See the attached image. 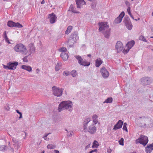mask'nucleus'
<instances>
[{
    "instance_id": "f257e3e1",
    "label": "nucleus",
    "mask_w": 153,
    "mask_h": 153,
    "mask_svg": "<svg viewBox=\"0 0 153 153\" xmlns=\"http://www.w3.org/2000/svg\"><path fill=\"white\" fill-rule=\"evenodd\" d=\"M152 121L151 118L147 116H143L139 117L136 122L137 125L141 127H151L152 126Z\"/></svg>"
},
{
    "instance_id": "bf43d9fd",
    "label": "nucleus",
    "mask_w": 153,
    "mask_h": 153,
    "mask_svg": "<svg viewBox=\"0 0 153 153\" xmlns=\"http://www.w3.org/2000/svg\"><path fill=\"white\" fill-rule=\"evenodd\" d=\"M51 133H47L45 135V136L43 137V138H46V137H47L48 136V135L49 134H50Z\"/></svg>"
},
{
    "instance_id": "3c124183",
    "label": "nucleus",
    "mask_w": 153,
    "mask_h": 153,
    "mask_svg": "<svg viewBox=\"0 0 153 153\" xmlns=\"http://www.w3.org/2000/svg\"><path fill=\"white\" fill-rule=\"evenodd\" d=\"M4 39H5L6 42L7 43H8L9 44H11L10 42L9 41V39L7 37H6V38H5Z\"/></svg>"
},
{
    "instance_id": "c9c22d12",
    "label": "nucleus",
    "mask_w": 153,
    "mask_h": 153,
    "mask_svg": "<svg viewBox=\"0 0 153 153\" xmlns=\"http://www.w3.org/2000/svg\"><path fill=\"white\" fill-rule=\"evenodd\" d=\"M6 147H7V146H6L0 145V151L3 152L4 151Z\"/></svg>"
},
{
    "instance_id": "ddd939ff",
    "label": "nucleus",
    "mask_w": 153,
    "mask_h": 153,
    "mask_svg": "<svg viewBox=\"0 0 153 153\" xmlns=\"http://www.w3.org/2000/svg\"><path fill=\"white\" fill-rule=\"evenodd\" d=\"M97 131L96 127L94 126V124H92L89 126L88 130L86 131L85 132H88L91 134H93L95 133Z\"/></svg>"
},
{
    "instance_id": "8fccbe9b",
    "label": "nucleus",
    "mask_w": 153,
    "mask_h": 153,
    "mask_svg": "<svg viewBox=\"0 0 153 153\" xmlns=\"http://www.w3.org/2000/svg\"><path fill=\"white\" fill-rule=\"evenodd\" d=\"M71 10L72 12L73 13H79V11H75L74 9V8H72Z\"/></svg>"
},
{
    "instance_id": "f03ea898",
    "label": "nucleus",
    "mask_w": 153,
    "mask_h": 153,
    "mask_svg": "<svg viewBox=\"0 0 153 153\" xmlns=\"http://www.w3.org/2000/svg\"><path fill=\"white\" fill-rule=\"evenodd\" d=\"M73 104L71 101H64L61 102L59 105L58 110L59 112L64 109H68V111L71 112L73 109Z\"/></svg>"
},
{
    "instance_id": "39448f33",
    "label": "nucleus",
    "mask_w": 153,
    "mask_h": 153,
    "mask_svg": "<svg viewBox=\"0 0 153 153\" xmlns=\"http://www.w3.org/2000/svg\"><path fill=\"white\" fill-rule=\"evenodd\" d=\"M123 22H124L126 28L128 30H131L132 29L133 26L130 19L128 16H125Z\"/></svg>"
},
{
    "instance_id": "69168bd1",
    "label": "nucleus",
    "mask_w": 153,
    "mask_h": 153,
    "mask_svg": "<svg viewBox=\"0 0 153 153\" xmlns=\"http://www.w3.org/2000/svg\"><path fill=\"white\" fill-rule=\"evenodd\" d=\"M16 112H17L18 114H21L22 113L21 112H19V110H16Z\"/></svg>"
},
{
    "instance_id": "7ed1b4c3",
    "label": "nucleus",
    "mask_w": 153,
    "mask_h": 153,
    "mask_svg": "<svg viewBox=\"0 0 153 153\" xmlns=\"http://www.w3.org/2000/svg\"><path fill=\"white\" fill-rule=\"evenodd\" d=\"M13 49L16 52L21 53L24 55L27 54L28 52L25 46L22 43L17 44L14 47Z\"/></svg>"
},
{
    "instance_id": "2f4dec72",
    "label": "nucleus",
    "mask_w": 153,
    "mask_h": 153,
    "mask_svg": "<svg viewBox=\"0 0 153 153\" xmlns=\"http://www.w3.org/2000/svg\"><path fill=\"white\" fill-rule=\"evenodd\" d=\"M61 65V63H57L55 68V70L56 71H58L60 69Z\"/></svg>"
},
{
    "instance_id": "052dcab7",
    "label": "nucleus",
    "mask_w": 153,
    "mask_h": 153,
    "mask_svg": "<svg viewBox=\"0 0 153 153\" xmlns=\"http://www.w3.org/2000/svg\"><path fill=\"white\" fill-rule=\"evenodd\" d=\"M91 152L93 153L94 152H97V150L96 149H94V150H92L91 151Z\"/></svg>"
},
{
    "instance_id": "f8f14e48",
    "label": "nucleus",
    "mask_w": 153,
    "mask_h": 153,
    "mask_svg": "<svg viewBox=\"0 0 153 153\" xmlns=\"http://www.w3.org/2000/svg\"><path fill=\"white\" fill-rule=\"evenodd\" d=\"M125 13L124 11H122L119 15V16L115 18L113 23L114 25H116L120 23L122 20V19L125 16Z\"/></svg>"
},
{
    "instance_id": "6e6d98bb",
    "label": "nucleus",
    "mask_w": 153,
    "mask_h": 153,
    "mask_svg": "<svg viewBox=\"0 0 153 153\" xmlns=\"http://www.w3.org/2000/svg\"><path fill=\"white\" fill-rule=\"evenodd\" d=\"M12 140L13 142L14 143H16L18 142V140H17L16 139H13Z\"/></svg>"
},
{
    "instance_id": "79ce46f5",
    "label": "nucleus",
    "mask_w": 153,
    "mask_h": 153,
    "mask_svg": "<svg viewBox=\"0 0 153 153\" xmlns=\"http://www.w3.org/2000/svg\"><path fill=\"white\" fill-rule=\"evenodd\" d=\"M29 55H28V56H25L24 58H23L22 59L23 60V61L24 62H28V59H27V58L28 57V56H29Z\"/></svg>"
},
{
    "instance_id": "4468645a",
    "label": "nucleus",
    "mask_w": 153,
    "mask_h": 153,
    "mask_svg": "<svg viewBox=\"0 0 153 153\" xmlns=\"http://www.w3.org/2000/svg\"><path fill=\"white\" fill-rule=\"evenodd\" d=\"M90 121V118L89 117H86L85 118L83 125V130L85 132L88 130V125Z\"/></svg>"
},
{
    "instance_id": "e2e57ef3",
    "label": "nucleus",
    "mask_w": 153,
    "mask_h": 153,
    "mask_svg": "<svg viewBox=\"0 0 153 153\" xmlns=\"http://www.w3.org/2000/svg\"><path fill=\"white\" fill-rule=\"evenodd\" d=\"M129 15L134 20V17L132 15L131 13L129 14Z\"/></svg>"
},
{
    "instance_id": "37998d69",
    "label": "nucleus",
    "mask_w": 153,
    "mask_h": 153,
    "mask_svg": "<svg viewBox=\"0 0 153 153\" xmlns=\"http://www.w3.org/2000/svg\"><path fill=\"white\" fill-rule=\"evenodd\" d=\"M3 67L4 69L7 70H10V68L9 66L8 65V63L7 64V65H3Z\"/></svg>"
},
{
    "instance_id": "5701e85b",
    "label": "nucleus",
    "mask_w": 153,
    "mask_h": 153,
    "mask_svg": "<svg viewBox=\"0 0 153 153\" xmlns=\"http://www.w3.org/2000/svg\"><path fill=\"white\" fill-rule=\"evenodd\" d=\"M68 42L70 46H72L74 43L76 42L72 38H71V37L70 36L68 40Z\"/></svg>"
},
{
    "instance_id": "603ef678",
    "label": "nucleus",
    "mask_w": 153,
    "mask_h": 153,
    "mask_svg": "<svg viewBox=\"0 0 153 153\" xmlns=\"http://www.w3.org/2000/svg\"><path fill=\"white\" fill-rule=\"evenodd\" d=\"M125 3L126 4V6L128 7H130V3L127 1H125Z\"/></svg>"
},
{
    "instance_id": "cd10ccee",
    "label": "nucleus",
    "mask_w": 153,
    "mask_h": 153,
    "mask_svg": "<svg viewBox=\"0 0 153 153\" xmlns=\"http://www.w3.org/2000/svg\"><path fill=\"white\" fill-rule=\"evenodd\" d=\"M103 61L102 60L100 59H97L95 61V66L97 67H98L99 66L102 64Z\"/></svg>"
},
{
    "instance_id": "2eb2a0df",
    "label": "nucleus",
    "mask_w": 153,
    "mask_h": 153,
    "mask_svg": "<svg viewBox=\"0 0 153 153\" xmlns=\"http://www.w3.org/2000/svg\"><path fill=\"white\" fill-rule=\"evenodd\" d=\"M123 48L122 43L120 41H117L115 45V48L117 51V52L121 51L123 49Z\"/></svg>"
},
{
    "instance_id": "a878e982",
    "label": "nucleus",
    "mask_w": 153,
    "mask_h": 153,
    "mask_svg": "<svg viewBox=\"0 0 153 153\" xmlns=\"http://www.w3.org/2000/svg\"><path fill=\"white\" fill-rule=\"evenodd\" d=\"M111 29L106 30L103 32L104 37L106 38H108L110 36V31Z\"/></svg>"
},
{
    "instance_id": "f3484780",
    "label": "nucleus",
    "mask_w": 153,
    "mask_h": 153,
    "mask_svg": "<svg viewBox=\"0 0 153 153\" xmlns=\"http://www.w3.org/2000/svg\"><path fill=\"white\" fill-rule=\"evenodd\" d=\"M123 122L121 120H119L114 126L113 129L116 130L122 128Z\"/></svg>"
},
{
    "instance_id": "4d7b16f0",
    "label": "nucleus",
    "mask_w": 153,
    "mask_h": 153,
    "mask_svg": "<svg viewBox=\"0 0 153 153\" xmlns=\"http://www.w3.org/2000/svg\"><path fill=\"white\" fill-rule=\"evenodd\" d=\"M74 8V7H73V5L72 4H71V5L69 9L68 10V11H70L71 10H72V8Z\"/></svg>"
},
{
    "instance_id": "864d4df0",
    "label": "nucleus",
    "mask_w": 153,
    "mask_h": 153,
    "mask_svg": "<svg viewBox=\"0 0 153 153\" xmlns=\"http://www.w3.org/2000/svg\"><path fill=\"white\" fill-rule=\"evenodd\" d=\"M93 122L95 124H96L97 123L98 120L97 119H94L93 120Z\"/></svg>"
},
{
    "instance_id": "5fc2aeb1",
    "label": "nucleus",
    "mask_w": 153,
    "mask_h": 153,
    "mask_svg": "<svg viewBox=\"0 0 153 153\" xmlns=\"http://www.w3.org/2000/svg\"><path fill=\"white\" fill-rule=\"evenodd\" d=\"M90 146V144H89L87 146H86L85 147V150H86L88 148H89Z\"/></svg>"
},
{
    "instance_id": "ea45409f",
    "label": "nucleus",
    "mask_w": 153,
    "mask_h": 153,
    "mask_svg": "<svg viewBox=\"0 0 153 153\" xmlns=\"http://www.w3.org/2000/svg\"><path fill=\"white\" fill-rule=\"evenodd\" d=\"M93 2L91 4V7L92 9H94L95 8L96 6L97 3L95 1H92Z\"/></svg>"
},
{
    "instance_id": "a19ab883",
    "label": "nucleus",
    "mask_w": 153,
    "mask_h": 153,
    "mask_svg": "<svg viewBox=\"0 0 153 153\" xmlns=\"http://www.w3.org/2000/svg\"><path fill=\"white\" fill-rule=\"evenodd\" d=\"M59 51L62 52H65L67 51V49L65 47H63L60 48Z\"/></svg>"
},
{
    "instance_id": "13d9d810",
    "label": "nucleus",
    "mask_w": 153,
    "mask_h": 153,
    "mask_svg": "<svg viewBox=\"0 0 153 153\" xmlns=\"http://www.w3.org/2000/svg\"><path fill=\"white\" fill-rule=\"evenodd\" d=\"M107 151L108 153H111V152L112 150L111 149H107Z\"/></svg>"
},
{
    "instance_id": "4c0bfd02",
    "label": "nucleus",
    "mask_w": 153,
    "mask_h": 153,
    "mask_svg": "<svg viewBox=\"0 0 153 153\" xmlns=\"http://www.w3.org/2000/svg\"><path fill=\"white\" fill-rule=\"evenodd\" d=\"M127 125V123H125L123 124V130H125L126 131H128V129L126 127V126Z\"/></svg>"
},
{
    "instance_id": "e433bc0d",
    "label": "nucleus",
    "mask_w": 153,
    "mask_h": 153,
    "mask_svg": "<svg viewBox=\"0 0 153 153\" xmlns=\"http://www.w3.org/2000/svg\"><path fill=\"white\" fill-rule=\"evenodd\" d=\"M4 109L6 110L9 111L10 110L9 104H6L4 106Z\"/></svg>"
},
{
    "instance_id": "de8ad7c7",
    "label": "nucleus",
    "mask_w": 153,
    "mask_h": 153,
    "mask_svg": "<svg viewBox=\"0 0 153 153\" xmlns=\"http://www.w3.org/2000/svg\"><path fill=\"white\" fill-rule=\"evenodd\" d=\"M127 11L129 15L131 13V8L130 7H128Z\"/></svg>"
},
{
    "instance_id": "338daca9",
    "label": "nucleus",
    "mask_w": 153,
    "mask_h": 153,
    "mask_svg": "<svg viewBox=\"0 0 153 153\" xmlns=\"http://www.w3.org/2000/svg\"><path fill=\"white\" fill-rule=\"evenodd\" d=\"M45 3V1L44 0H42V1L41 2V4H44Z\"/></svg>"
},
{
    "instance_id": "0e129e2a",
    "label": "nucleus",
    "mask_w": 153,
    "mask_h": 153,
    "mask_svg": "<svg viewBox=\"0 0 153 153\" xmlns=\"http://www.w3.org/2000/svg\"><path fill=\"white\" fill-rule=\"evenodd\" d=\"M54 151L55 153H59V151L58 150H54Z\"/></svg>"
},
{
    "instance_id": "aec40b11",
    "label": "nucleus",
    "mask_w": 153,
    "mask_h": 153,
    "mask_svg": "<svg viewBox=\"0 0 153 153\" xmlns=\"http://www.w3.org/2000/svg\"><path fill=\"white\" fill-rule=\"evenodd\" d=\"M71 38H72L76 42L79 39V38L78 36V32L77 31H75L72 33L70 35Z\"/></svg>"
},
{
    "instance_id": "4be33fe9",
    "label": "nucleus",
    "mask_w": 153,
    "mask_h": 153,
    "mask_svg": "<svg viewBox=\"0 0 153 153\" xmlns=\"http://www.w3.org/2000/svg\"><path fill=\"white\" fill-rule=\"evenodd\" d=\"M135 42L133 40L128 42L126 45V46L128 47V48L131 49L134 45Z\"/></svg>"
},
{
    "instance_id": "6e6552de",
    "label": "nucleus",
    "mask_w": 153,
    "mask_h": 153,
    "mask_svg": "<svg viewBox=\"0 0 153 153\" xmlns=\"http://www.w3.org/2000/svg\"><path fill=\"white\" fill-rule=\"evenodd\" d=\"M141 84L143 85H147L150 84L152 83V80L150 77H143L140 80Z\"/></svg>"
},
{
    "instance_id": "423d86ee",
    "label": "nucleus",
    "mask_w": 153,
    "mask_h": 153,
    "mask_svg": "<svg viewBox=\"0 0 153 153\" xmlns=\"http://www.w3.org/2000/svg\"><path fill=\"white\" fill-rule=\"evenodd\" d=\"M75 57L78 60V62L80 65L84 66H88L90 65V62H87L85 59L83 60L81 56H76Z\"/></svg>"
},
{
    "instance_id": "20e7f679",
    "label": "nucleus",
    "mask_w": 153,
    "mask_h": 153,
    "mask_svg": "<svg viewBox=\"0 0 153 153\" xmlns=\"http://www.w3.org/2000/svg\"><path fill=\"white\" fill-rule=\"evenodd\" d=\"M149 141L148 138L146 136L141 135L140 137L136 140V143H140L145 146L148 143Z\"/></svg>"
},
{
    "instance_id": "9b49d317",
    "label": "nucleus",
    "mask_w": 153,
    "mask_h": 153,
    "mask_svg": "<svg viewBox=\"0 0 153 153\" xmlns=\"http://www.w3.org/2000/svg\"><path fill=\"white\" fill-rule=\"evenodd\" d=\"M100 72L102 76L105 79L107 78L109 76L108 71L104 66L100 68Z\"/></svg>"
},
{
    "instance_id": "c756f323",
    "label": "nucleus",
    "mask_w": 153,
    "mask_h": 153,
    "mask_svg": "<svg viewBox=\"0 0 153 153\" xmlns=\"http://www.w3.org/2000/svg\"><path fill=\"white\" fill-rule=\"evenodd\" d=\"M73 28V27L71 26H69L67 28V29L65 31V33L67 34H68L70 33Z\"/></svg>"
},
{
    "instance_id": "09e8293b",
    "label": "nucleus",
    "mask_w": 153,
    "mask_h": 153,
    "mask_svg": "<svg viewBox=\"0 0 153 153\" xmlns=\"http://www.w3.org/2000/svg\"><path fill=\"white\" fill-rule=\"evenodd\" d=\"M3 37L4 38H6V37H7V34H6V31H4L3 33Z\"/></svg>"
},
{
    "instance_id": "72a5a7b5",
    "label": "nucleus",
    "mask_w": 153,
    "mask_h": 153,
    "mask_svg": "<svg viewBox=\"0 0 153 153\" xmlns=\"http://www.w3.org/2000/svg\"><path fill=\"white\" fill-rule=\"evenodd\" d=\"M139 39L140 40L143 41L144 42H147L148 41L144 37L142 36L141 35L139 37Z\"/></svg>"
},
{
    "instance_id": "a211bd4d",
    "label": "nucleus",
    "mask_w": 153,
    "mask_h": 153,
    "mask_svg": "<svg viewBox=\"0 0 153 153\" xmlns=\"http://www.w3.org/2000/svg\"><path fill=\"white\" fill-rule=\"evenodd\" d=\"M18 65V62H10L8 63V65L9 66L10 70H14L16 69V66Z\"/></svg>"
},
{
    "instance_id": "58836bf2",
    "label": "nucleus",
    "mask_w": 153,
    "mask_h": 153,
    "mask_svg": "<svg viewBox=\"0 0 153 153\" xmlns=\"http://www.w3.org/2000/svg\"><path fill=\"white\" fill-rule=\"evenodd\" d=\"M119 143L121 145H124V139L123 138H121L119 140Z\"/></svg>"
},
{
    "instance_id": "774afa93",
    "label": "nucleus",
    "mask_w": 153,
    "mask_h": 153,
    "mask_svg": "<svg viewBox=\"0 0 153 153\" xmlns=\"http://www.w3.org/2000/svg\"><path fill=\"white\" fill-rule=\"evenodd\" d=\"M151 30L152 32H153V27H151Z\"/></svg>"
},
{
    "instance_id": "49530a36",
    "label": "nucleus",
    "mask_w": 153,
    "mask_h": 153,
    "mask_svg": "<svg viewBox=\"0 0 153 153\" xmlns=\"http://www.w3.org/2000/svg\"><path fill=\"white\" fill-rule=\"evenodd\" d=\"M98 117L97 116V115H96V114H94L93 116H92V118L94 120V119H97V118H98Z\"/></svg>"
},
{
    "instance_id": "6ab92c4d",
    "label": "nucleus",
    "mask_w": 153,
    "mask_h": 153,
    "mask_svg": "<svg viewBox=\"0 0 153 153\" xmlns=\"http://www.w3.org/2000/svg\"><path fill=\"white\" fill-rule=\"evenodd\" d=\"M145 150L146 153H151L153 150V144H148L145 147Z\"/></svg>"
},
{
    "instance_id": "bb28decb",
    "label": "nucleus",
    "mask_w": 153,
    "mask_h": 153,
    "mask_svg": "<svg viewBox=\"0 0 153 153\" xmlns=\"http://www.w3.org/2000/svg\"><path fill=\"white\" fill-rule=\"evenodd\" d=\"M21 68L29 72L32 71V68L29 66L22 65L21 66Z\"/></svg>"
},
{
    "instance_id": "7c9ffc66",
    "label": "nucleus",
    "mask_w": 153,
    "mask_h": 153,
    "mask_svg": "<svg viewBox=\"0 0 153 153\" xmlns=\"http://www.w3.org/2000/svg\"><path fill=\"white\" fill-rule=\"evenodd\" d=\"M113 99L112 97H108L103 102V103H111L112 102Z\"/></svg>"
},
{
    "instance_id": "473e14b6",
    "label": "nucleus",
    "mask_w": 153,
    "mask_h": 153,
    "mask_svg": "<svg viewBox=\"0 0 153 153\" xmlns=\"http://www.w3.org/2000/svg\"><path fill=\"white\" fill-rule=\"evenodd\" d=\"M56 146L53 144H48L47 146V148L49 149H53L55 148Z\"/></svg>"
},
{
    "instance_id": "f704fd0d",
    "label": "nucleus",
    "mask_w": 153,
    "mask_h": 153,
    "mask_svg": "<svg viewBox=\"0 0 153 153\" xmlns=\"http://www.w3.org/2000/svg\"><path fill=\"white\" fill-rule=\"evenodd\" d=\"M71 74L72 76L73 77H75L77 75V73L76 71L75 70H73L71 72Z\"/></svg>"
},
{
    "instance_id": "c03bdc74",
    "label": "nucleus",
    "mask_w": 153,
    "mask_h": 153,
    "mask_svg": "<svg viewBox=\"0 0 153 153\" xmlns=\"http://www.w3.org/2000/svg\"><path fill=\"white\" fill-rule=\"evenodd\" d=\"M130 49L129 48H128V49H124L123 50V53H124L125 54H126L129 51Z\"/></svg>"
},
{
    "instance_id": "680f3d73",
    "label": "nucleus",
    "mask_w": 153,
    "mask_h": 153,
    "mask_svg": "<svg viewBox=\"0 0 153 153\" xmlns=\"http://www.w3.org/2000/svg\"><path fill=\"white\" fill-rule=\"evenodd\" d=\"M19 119H20L22 117V114L21 113L19 114Z\"/></svg>"
},
{
    "instance_id": "393cba45",
    "label": "nucleus",
    "mask_w": 153,
    "mask_h": 153,
    "mask_svg": "<svg viewBox=\"0 0 153 153\" xmlns=\"http://www.w3.org/2000/svg\"><path fill=\"white\" fill-rule=\"evenodd\" d=\"M60 56L64 61L66 60L68 57V55L65 52L62 53L60 54Z\"/></svg>"
},
{
    "instance_id": "a18cd8bd",
    "label": "nucleus",
    "mask_w": 153,
    "mask_h": 153,
    "mask_svg": "<svg viewBox=\"0 0 153 153\" xmlns=\"http://www.w3.org/2000/svg\"><path fill=\"white\" fill-rule=\"evenodd\" d=\"M69 74V72L68 71H65L63 73V75L65 76H68Z\"/></svg>"
},
{
    "instance_id": "b1692460",
    "label": "nucleus",
    "mask_w": 153,
    "mask_h": 153,
    "mask_svg": "<svg viewBox=\"0 0 153 153\" xmlns=\"http://www.w3.org/2000/svg\"><path fill=\"white\" fill-rule=\"evenodd\" d=\"M29 46L30 47L29 51L30 53L29 55H30L31 53L35 52V48L33 46V44L32 43L29 45Z\"/></svg>"
},
{
    "instance_id": "dca6fc26",
    "label": "nucleus",
    "mask_w": 153,
    "mask_h": 153,
    "mask_svg": "<svg viewBox=\"0 0 153 153\" xmlns=\"http://www.w3.org/2000/svg\"><path fill=\"white\" fill-rule=\"evenodd\" d=\"M48 18L50 19V22L51 24L54 23L57 19V17L53 13L49 14Z\"/></svg>"
},
{
    "instance_id": "c85d7f7f",
    "label": "nucleus",
    "mask_w": 153,
    "mask_h": 153,
    "mask_svg": "<svg viewBox=\"0 0 153 153\" xmlns=\"http://www.w3.org/2000/svg\"><path fill=\"white\" fill-rule=\"evenodd\" d=\"M99 145L98 142L96 140H94L93 143L92 147L93 148H97Z\"/></svg>"
},
{
    "instance_id": "412c9836",
    "label": "nucleus",
    "mask_w": 153,
    "mask_h": 153,
    "mask_svg": "<svg viewBox=\"0 0 153 153\" xmlns=\"http://www.w3.org/2000/svg\"><path fill=\"white\" fill-rule=\"evenodd\" d=\"M76 2L77 5V7L78 8H81L82 4H85L86 3L84 0H76Z\"/></svg>"
},
{
    "instance_id": "9d476101",
    "label": "nucleus",
    "mask_w": 153,
    "mask_h": 153,
    "mask_svg": "<svg viewBox=\"0 0 153 153\" xmlns=\"http://www.w3.org/2000/svg\"><path fill=\"white\" fill-rule=\"evenodd\" d=\"M108 23L107 22H102L98 23V25L99 26V30L102 31L105 30L109 28V26L107 25Z\"/></svg>"
},
{
    "instance_id": "0eeeda50",
    "label": "nucleus",
    "mask_w": 153,
    "mask_h": 153,
    "mask_svg": "<svg viewBox=\"0 0 153 153\" xmlns=\"http://www.w3.org/2000/svg\"><path fill=\"white\" fill-rule=\"evenodd\" d=\"M53 94L57 97H60L62 93L63 89L59 88L56 86H54L52 88Z\"/></svg>"
},
{
    "instance_id": "1a4fd4ad",
    "label": "nucleus",
    "mask_w": 153,
    "mask_h": 153,
    "mask_svg": "<svg viewBox=\"0 0 153 153\" xmlns=\"http://www.w3.org/2000/svg\"><path fill=\"white\" fill-rule=\"evenodd\" d=\"M7 25L8 26L11 27H16L20 28L23 27L22 25L19 23L13 22L11 21H9L7 23Z\"/></svg>"
}]
</instances>
